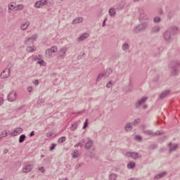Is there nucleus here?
I'll return each instance as SVG.
<instances>
[{"label":"nucleus","instance_id":"cd10ccee","mask_svg":"<svg viewBox=\"0 0 180 180\" xmlns=\"http://www.w3.org/2000/svg\"><path fill=\"white\" fill-rule=\"evenodd\" d=\"M108 13L110 16H115L116 15V10L114 8H110Z\"/></svg>","mask_w":180,"mask_h":180},{"label":"nucleus","instance_id":"774afa93","mask_svg":"<svg viewBox=\"0 0 180 180\" xmlns=\"http://www.w3.org/2000/svg\"><path fill=\"white\" fill-rule=\"evenodd\" d=\"M147 108H148V105H143V109H147Z\"/></svg>","mask_w":180,"mask_h":180},{"label":"nucleus","instance_id":"680f3d73","mask_svg":"<svg viewBox=\"0 0 180 180\" xmlns=\"http://www.w3.org/2000/svg\"><path fill=\"white\" fill-rule=\"evenodd\" d=\"M27 91H28V92H32V91H33V88L32 87V86H29L28 88H27Z\"/></svg>","mask_w":180,"mask_h":180},{"label":"nucleus","instance_id":"bf43d9fd","mask_svg":"<svg viewBox=\"0 0 180 180\" xmlns=\"http://www.w3.org/2000/svg\"><path fill=\"white\" fill-rule=\"evenodd\" d=\"M106 20H108V19H105L103 22L102 26L103 27H105L106 26Z\"/></svg>","mask_w":180,"mask_h":180},{"label":"nucleus","instance_id":"423d86ee","mask_svg":"<svg viewBox=\"0 0 180 180\" xmlns=\"http://www.w3.org/2000/svg\"><path fill=\"white\" fill-rule=\"evenodd\" d=\"M163 39L165 41L171 43V41H172L171 31L166 30L163 34Z\"/></svg>","mask_w":180,"mask_h":180},{"label":"nucleus","instance_id":"052dcab7","mask_svg":"<svg viewBox=\"0 0 180 180\" xmlns=\"http://www.w3.org/2000/svg\"><path fill=\"white\" fill-rule=\"evenodd\" d=\"M33 136H34V131H31L30 134H29L30 137H33Z\"/></svg>","mask_w":180,"mask_h":180},{"label":"nucleus","instance_id":"de8ad7c7","mask_svg":"<svg viewBox=\"0 0 180 180\" xmlns=\"http://www.w3.org/2000/svg\"><path fill=\"white\" fill-rule=\"evenodd\" d=\"M41 3V6H44L45 5H47V0H41L39 1Z\"/></svg>","mask_w":180,"mask_h":180},{"label":"nucleus","instance_id":"a18cd8bd","mask_svg":"<svg viewBox=\"0 0 180 180\" xmlns=\"http://www.w3.org/2000/svg\"><path fill=\"white\" fill-rule=\"evenodd\" d=\"M8 9L10 11H13V9L16 11V6H15L13 4L8 5Z\"/></svg>","mask_w":180,"mask_h":180},{"label":"nucleus","instance_id":"4d7b16f0","mask_svg":"<svg viewBox=\"0 0 180 180\" xmlns=\"http://www.w3.org/2000/svg\"><path fill=\"white\" fill-rule=\"evenodd\" d=\"M37 103H38V105H41V103H44V99L39 98Z\"/></svg>","mask_w":180,"mask_h":180},{"label":"nucleus","instance_id":"72a5a7b5","mask_svg":"<svg viewBox=\"0 0 180 180\" xmlns=\"http://www.w3.org/2000/svg\"><path fill=\"white\" fill-rule=\"evenodd\" d=\"M65 140H67V139L65 138V136H62L60 138L58 139V143H59L60 144L63 143H65Z\"/></svg>","mask_w":180,"mask_h":180},{"label":"nucleus","instance_id":"412c9836","mask_svg":"<svg viewBox=\"0 0 180 180\" xmlns=\"http://www.w3.org/2000/svg\"><path fill=\"white\" fill-rule=\"evenodd\" d=\"M125 131H131L133 130V127H131V123L126 124L124 127Z\"/></svg>","mask_w":180,"mask_h":180},{"label":"nucleus","instance_id":"e433bc0d","mask_svg":"<svg viewBox=\"0 0 180 180\" xmlns=\"http://www.w3.org/2000/svg\"><path fill=\"white\" fill-rule=\"evenodd\" d=\"M153 22H154V23H160V22H161V18L158 17V16L155 17L153 18Z\"/></svg>","mask_w":180,"mask_h":180},{"label":"nucleus","instance_id":"09e8293b","mask_svg":"<svg viewBox=\"0 0 180 180\" xmlns=\"http://www.w3.org/2000/svg\"><path fill=\"white\" fill-rule=\"evenodd\" d=\"M56 146L57 145L56 143H52L49 148L50 151H53V150H54Z\"/></svg>","mask_w":180,"mask_h":180},{"label":"nucleus","instance_id":"338daca9","mask_svg":"<svg viewBox=\"0 0 180 180\" xmlns=\"http://www.w3.org/2000/svg\"><path fill=\"white\" fill-rule=\"evenodd\" d=\"M160 15H163L164 14V11H162V9H160V11H159Z\"/></svg>","mask_w":180,"mask_h":180},{"label":"nucleus","instance_id":"8fccbe9b","mask_svg":"<svg viewBox=\"0 0 180 180\" xmlns=\"http://www.w3.org/2000/svg\"><path fill=\"white\" fill-rule=\"evenodd\" d=\"M135 140H137L138 141H141L143 140V138L140 135L135 136Z\"/></svg>","mask_w":180,"mask_h":180},{"label":"nucleus","instance_id":"4c0bfd02","mask_svg":"<svg viewBox=\"0 0 180 180\" xmlns=\"http://www.w3.org/2000/svg\"><path fill=\"white\" fill-rule=\"evenodd\" d=\"M78 127V122H75V124H72L70 127L71 130H76V129Z\"/></svg>","mask_w":180,"mask_h":180},{"label":"nucleus","instance_id":"6e6552de","mask_svg":"<svg viewBox=\"0 0 180 180\" xmlns=\"http://www.w3.org/2000/svg\"><path fill=\"white\" fill-rule=\"evenodd\" d=\"M36 39H37V35H32L24 41V44H26V46L33 44V42L36 41Z\"/></svg>","mask_w":180,"mask_h":180},{"label":"nucleus","instance_id":"79ce46f5","mask_svg":"<svg viewBox=\"0 0 180 180\" xmlns=\"http://www.w3.org/2000/svg\"><path fill=\"white\" fill-rule=\"evenodd\" d=\"M155 148H157V145L155 144H151V145H149L148 146L149 150H155Z\"/></svg>","mask_w":180,"mask_h":180},{"label":"nucleus","instance_id":"58836bf2","mask_svg":"<svg viewBox=\"0 0 180 180\" xmlns=\"http://www.w3.org/2000/svg\"><path fill=\"white\" fill-rule=\"evenodd\" d=\"M115 84V82L112 80H110V82H108V83L106 84V87L107 88H112V85Z\"/></svg>","mask_w":180,"mask_h":180},{"label":"nucleus","instance_id":"a19ab883","mask_svg":"<svg viewBox=\"0 0 180 180\" xmlns=\"http://www.w3.org/2000/svg\"><path fill=\"white\" fill-rule=\"evenodd\" d=\"M140 118H137L136 120H134V122H133V125L134 126H137V124H139L140 123Z\"/></svg>","mask_w":180,"mask_h":180},{"label":"nucleus","instance_id":"20e7f679","mask_svg":"<svg viewBox=\"0 0 180 180\" xmlns=\"http://www.w3.org/2000/svg\"><path fill=\"white\" fill-rule=\"evenodd\" d=\"M144 134L146 136H152V137H155V136H161V134H163L164 133L158 131L156 132H154L151 130H143Z\"/></svg>","mask_w":180,"mask_h":180},{"label":"nucleus","instance_id":"864d4df0","mask_svg":"<svg viewBox=\"0 0 180 180\" xmlns=\"http://www.w3.org/2000/svg\"><path fill=\"white\" fill-rule=\"evenodd\" d=\"M35 7H36V8H41V4L40 3V1H37V2L35 3Z\"/></svg>","mask_w":180,"mask_h":180},{"label":"nucleus","instance_id":"473e14b6","mask_svg":"<svg viewBox=\"0 0 180 180\" xmlns=\"http://www.w3.org/2000/svg\"><path fill=\"white\" fill-rule=\"evenodd\" d=\"M79 157V150H76L72 155V158H78Z\"/></svg>","mask_w":180,"mask_h":180},{"label":"nucleus","instance_id":"0eeeda50","mask_svg":"<svg viewBox=\"0 0 180 180\" xmlns=\"http://www.w3.org/2000/svg\"><path fill=\"white\" fill-rule=\"evenodd\" d=\"M9 75H11V68H7L1 73L0 78H1V79H5V78H8Z\"/></svg>","mask_w":180,"mask_h":180},{"label":"nucleus","instance_id":"4be33fe9","mask_svg":"<svg viewBox=\"0 0 180 180\" xmlns=\"http://www.w3.org/2000/svg\"><path fill=\"white\" fill-rule=\"evenodd\" d=\"M165 175H167V172H163L158 175H155L154 176V179H160V178H162L164 176H165Z\"/></svg>","mask_w":180,"mask_h":180},{"label":"nucleus","instance_id":"603ef678","mask_svg":"<svg viewBox=\"0 0 180 180\" xmlns=\"http://www.w3.org/2000/svg\"><path fill=\"white\" fill-rule=\"evenodd\" d=\"M75 147H79L80 148H82V147H84V144L81 142H79L75 146Z\"/></svg>","mask_w":180,"mask_h":180},{"label":"nucleus","instance_id":"0e129e2a","mask_svg":"<svg viewBox=\"0 0 180 180\" xmlns=\"http://www.w3.org/2000/svg\"><path fill=\"white\" fill-rule=\"evenodd\" d=\"M2 103H4V98L0 97V106L2 105Z\"/></svg>","mask_w":180,"mask_h":180},{"label":"nucleus","instance_id":"f704fd0d","mask_svg":"<svg viewBox=\"0 0 180 180\" xmlns=\"http://www.w3.org/2000/svg\"><path fill=\"white\" fill-rule=\"evenodd\" d=\"M113 72V70H112V68H107L106 72H105V77L107 75V77H109V75H110V74H112Z\"/></svg>","mask_w":180,"mask_h":180},{"label":"nucleus","instance_id":"9b49d317","mask_svg":"<svg viewBox=\"0 0 180 180\" xmlns=\"http://www.w3.org/2000/svg\"><path fill=\"white\" fill-rule=\"evenodd\" d=\"M16 92L12 91L8 95V101H9V102H13L14 101H16Z\"/></svg>","mask_w":180,"mask_h":180},{"label":"nucleus","instance_id":"e2e57ef3","mask_svg":"<svg viewBox=\"0 0 180 180\" xmlns=\"http://www.w3.org/2000/svg\"><path fill=\"white\" fill-rule=\"evenodd\" d=\"M34 85H39V79H35L34 80Z\"/></svg>","mask_w":180,"mask_h":180},{"label":"nucleus","instance_id":"f8f14e48","mask_svg":"<svg viewBox=\"0 0 180 180\" xmlns=\"http://www.w3.org/2000/svg\"><path fill=\"white\" fill-rule=\"evenodd\" d=\"M56 51L57 46H52L51 48L47 49L45 53L46 56H49V57H50V56H51L53 53H56Z\"/></svg>","mask_w":180,"mask_h":180},{"label":"nucleus","instance_id":"a211bd4d","mask_svg":"<svg viewBox=\"0 0 180 180\" xmlns=\"http://www.w3.org/2000/svg\"><path fill=\"white\" fill-rule=\"evenodd\" d=\"M94 146V141L92 140H89L86 143H85V148L86 150H89L91 147Z\"/></svg>","mask_w":180,"mask_h":180},{"label":"nucleus","instance_id":"f257e3e1","mask_svg":"<svg viewBox=\"0 0 180 180\" xmlns=\"http://www.w3.org/2000/svg\"><path fill=\"white\" fill-rule=\"evenodd\" d=\"M179 65L180 62L176 60H173L169 64V69L172 77H175L179 74Z\"/></svg>","mask_w":180,"mask_h":180},{"label":"nucleus","instance_id":"1a4fd4ad","mask_svg":"<svg viewBox=\"0 0 180 180\" xmlns=\"http://www.w3.org/2000/svg\"><path fill=\"white\" fill-rule=\"evenodd\" d=\"M68 50V49L67 47H63L60 49L58 53V58H64V56H65V53H67Z\"/></svg>","mask_w":180,"mask_h":180},{"label":"nucleus","instance_id":"13d9d810","mask_svg":"<svg viewBox=\"0 0 180 180\" xmlns=\"http://www.w3.org/2000/svg\"><path fill=\"white\" fill-rule=\"evenodd\" d=\"M39 170L41 171L42 174H44L46 172V169H44V167H40Z\"/></svg>","mask_w":180,"mask_h":180},{"label":"nucleus","instance_id":"49530a36","mask_svg":"<svg viewBox=\"0 0 180 180\" xmlns=\"http://www.w3.org/2000/svg\"><path fill=\"white\" fill-rule=\"evenodd\" d=\"M23 8L22 4H19L17 6H15V11L22 10Z\"/></svg>","mask_w":180,"mask_h":180},{"label":"nucleus","instance_id":"aec40b11","mask_svg":"<svg viewBox=\"0 0 180 180\" xmlns=\"http://www.w3.org/2000/svg\"><path fill=\"white\" fill-rule=\"evenodd\" d=\"M89 34L88 33H84L82 34L79 38H78V41H84L85 39H88V37Z\"/></svg>","mask_w":180,"mask_h":180},{"label":"nucleus","instance_id":"c03bdc74","mask_svg":"<svg viewBox=\"0 0 180 180\" xmlns=\"http://www.w3.org/2000/svg\"><path fill=\"white\" fill-rule=\"evenodd\" d=\"M37 64H39L42 67H44V65H46V63L44 62V60L37 61Z\"/></svg>","mask_w":180,"mask_h":180},{"label":"nucleus","instance_id":"2eb2a0df","mask_svg":"<svg viewBox=\"0 0 180 180\" xmlns=\"http://www.w3.org/2000/svg\"><path fill=\"white\" fill-rule=\"evenodd\" d=\"M179 145L176 143L172 144V143H169L168 144V147H169V153H172V151H175L176 150V149L178 148Z\"/></svg>","mask_w":180,"mask_h":180},{"label":"nucleus","instance_id":"69168bd1","mask_svg":"<svg viewBox=\"0 0 180 180\" xmlns=\"http://www.w3.org/2000/svg\"><path fill=\"white\" fill-rule=\"evenodd\" d=\"M84 112H85V110H82V111H79L77 112V115H82V113H84Z\"/></svg>","mask_w":180,"mask_h":180},{"label":"nucleus","instance_id":"c756f323","mask_svg":"<svg viewBox=\"0 0 180 180\" xmlns=\"http://www.w3.org/2000/svg\"><path fill=\"white\" fill-rule=\"evenodd\" d=\"M8 133H9V134H11V131H3L1 132V134H0V137H1V139H4V137H6V136H8Z\"/></svg>","mask_w":180,"mask_h":180},{"label":"nucleus","instance_id":"37998d69","mask_svg":"<svg viewBox=\"0 0 180 180\" xmlns=\"http://www.w3.org/2000/svg\"><path fill=\"white\" fill-rule=\"evenodd\" d=\"M87 127H88V118L86 119V120H85V122H84V125H83L82 129H86Z\"/></svg>","mask_w":180,"mask_h":180},{"label":"nucleus","instance_id":"dca6fc26","mask_svg":"<svg viewBox=\"0 0 180 180\" xmlns=\"http://www.w3.org/2000/svg\"><path fill=\"white\" fill-rule=\"evenodd\" d=\"M169 94H171V90H169V89L165 90L164 91H162L160 94L159 98L164 99V98H167V96H168L169 95Z\"/></svg>","mask_w":180,"mask_h":180},{"label":"nucleus","instance_id":"2f4dec72","mask_svg":"<svg viewBox=\"0 0 180 180\" xmlns=\"http://www.w3.org/2000/svg\"><path fill=\"white\" fill-rule=\"evenodd\" d=\"M169 29L172 30L173 34H175L178 32V27L176 26H171Z\"/></svg>","mask_w":180,"mask_h":180},{"label":"nucleus","instance_id":"6ab92c4d","mask_svg":"<svg viewBox=\"0 0 180 180\" xmlns=\"http://www.w3.org/2000/svg\"><path fill=\"white\" fill-rule=\"evenodd\" d=\"M161 30L160 27L155 26L153 27L150 31L151 34H155V33H158Z\"/></svg>","mask_w":180,"mask_h":180},{"label":"nucleus","instance_id":"b1692460","mask_svg":"<svg viewBox=\"0 0 180 180\" xmlns=\"http://www.w3.org/2000/svg\"><path fill=\"white\" fill-rule=\"evenodd\" d=\"M103 77H106V74L105 72L100 73L96 78V82H99Z\"/></svg>","mask_w":180,"mask_h":180},{"label":"nucleus","instance_id":"7ed1b4c3","mask_svg":"<svg viewBox=\"0 0 180 180\" xmlns=\"http://www.w3.org/2000/svg\"><path fill=\"white\" fill-rule=\"evenodd\" d=\"M138 12L139 13V20H140V22H143L145 20V22H148V20H149L148 16H147L146 13H144V9L143 8V7L139 8Z\"/></svg>","mask_w":180,"mask_h":180},{"label":"nucleus","instance_id":"5701e85b","mask_svg":"<svg viewBox=\"0 0 180 180\" xmlns=\"http://www.w3.org/2000/svg\"><path fill=\"white\" fill-rule=\"evenodd\" d=\"M83 20L82 17H78L73 20L72 25H77V23H81Z\"/></svg>","mask_w":180,"mask_h":180},{"label":"nucleus","instance_id":"3c124183","mask_svg":"<svg viewBox=\"0 0 180 180\" xmlns=\"http://www.w3.org/2000/svg\"><path fill=\"white\" fill-rule=\"evenodd\" d=\"M82 165H84V162H81V163L77 165L75 167V169H79L80 167H82Z\"/></svg>","mask_w":180,"mask_h":180},{"label":"nucleus","instance_id":"7c9ffc66","mask_svg":"<svg viewBox=\"0 0 180 180\" xmlns=\"http://www.w3.org/2000/svg\"><path fill=\"white\" fill-rule=\"evenodd\" d=\"M130 49V45L127 43H124L122 44V50L123 51H126L127 50H129Z\"/></svg>","mask_w":180,"mask_h":180},{"label":"nucleus","instance_id":"4468645a","mask_svg":"<svg viewBox=\"0 0 180 180\" xmlns=\"http://www.w3.org/2000/svg\"><path fill=\"white\" fill-rule=\"evenodd\" d=\"M21 133H23V129L22 128H15L14 131L11 133V136L15 137V136H18V134H21Z\"/></svg>","mask_w":180,"mask_h":180},{"label":"nucleus","instance_id":"c9c22d12","mask_svg":"<svg viewBox=\"0 0 180 180\" xmlns=\"http://www.w3.org/2000/svg\"><path fill=\"white\" fill-rule=\"evenodd\" d=\"M128 91L129 92H131L133 91V83L131 82V80L129 81L128 84Z\"/></svg>","mask_w":180,"mask_h":180},{"label":"nucleus","instance_id":"f3484780","mask_svg":"<svg viewBox=\"0 0 180 180\" xmlns=\"http://www.w3.org/2000/svg\"><path fill=\"white\" fill-rule=\"evenodd\" d=\"M176 14V13L175 12V11L172 10L167 13V19H169V20H171V19H172V18H174V16H175Z\"/></svg>","mask_w":180,"mask_h":180},{"label":"nucleus","instance_id":"c85d7f7f","mask_svg":"<svg viewBox=\"0 0 180 180\" xmlns=\"http://www.w3.org/2000/svg\"><path fill=\"white\" fill-rule=\"evenodd\" d=\"M95 155H96V153H95V150L93 149V150H90L89 151L88 153V157H89V158H95Z\"/></svg>","mask_w":180,"mask_h":180},{"label":"nucleus","instance_id":"bb28decb","mask_svg":"<svg viewBox=\"0 0 180 180\" xmlns=\"http://www.w3.org/2000/svg\"><path fill=\"white\" fill-rule=\"evenodd\" d=\"M26 140V135L25 134H22L20 136L19 139H18V143H22Z\"/></svg>","mask_w":180,"mask_h":180},{"label":"nucleus","instance_id":"5fc2aeb1","mask_svg":"<svg viewBox=\"0 0 180 180\" xmlns=\"http://www.w3.org/2000/svg\"><path fill=\"white\" fill-rule=\"evenodd\" d=\"M53 134H54V132H53V131L48 132L46 134V137H48V138L53 137Z\"/></svg>","mask_w":180,"mask_h":180},{"label":"nucleus","instance_id":"393cba45","mask_svg":"<svg viewBox=\"0 0 180 180\" xmlns=\"http://www.w3.org/2000/svg\"><path fill=\"white\" fill-rule=\"evenodd\" d=\"M30 25V22H26L25 23L22 24L20 26V28L22 30H26V29H27V27H29Z\"/></svg>","mask_w":180,"mask_h":180},{"label":"nucleus","instance_id":"f03ea898","mask_svg":"<svg viewBox=\"0 0 180 180\" xmlns=\"http://www.w3.org/2000/svg\"><path fill=\"white\" fill-rule=\"evenodd\" d=\"M148 27V22H143L136 26L133 30V33L138 34V33H142V32H146Z\"/></svg>","mask_w":180,"mask_h":180},{"label":"nucleus","instance_id":"ea45409f","mask_svg":"<svg viewBox=\"0 0 180 180\" xmlns=\"http://www.w3.org/2000/svg\"><path fill=\"white\" fill-rule=\"evenodd\" d=\"M27 53H33L34 51V48H32V46H27Z\"/></svg>","mask_w":180,"mask_h":180},{"label":"nucleus","instance_id":"a878e982","mask_svg":"<svg viewBox=\"0 0 180 180\" xmlns=\"http://www.w3.org/2000/svg\"><path fill=\"white\" fill-rule=\"evenodd\" d=\"M136 167V162H129L127 165V168L129 169H133Z\"/></svg>","mask_w":180,"mask_h":180},{"label":"nucleus","instance_id":"9d476101","mask_svg":"<svg viewBox=\"0 0 180 180\" xmlns=\"http://www.w3.org/2000/svg\"><path fill=\"white\" fill-rule=\"evenodd\" d=\"M33 169V166L32 165L27 164L25 165L24 167L22 168V172L24 174H27L28 172H30Z\"/></svg>","mask_w":180,"mask_h":180},{"label":"nucleus","instance_id":"39448f33","mask_svg":"<svg viewBox=\"0 0 180 180\" xmlns=\"http://www.w3.org/2000/svg\"><path fill=\"white\" fill-rule=\"evenodd\" d=\"M127 157H131L133 160H139V158H141V155L136 152H127Z\"/></svg>","mask_w":180,"mask_h":180},{"label":"nucleus","instance_id":"6e6d98bb","mask_svg":"<svg viewBox=\"0 0 180 180\" xmlns=\"http://www.w3.org/2000/svg\"><path fill=\"white\" fill-rule=\"evenodd\" d=\"M159 79H160V76L158 75H157L155 76V77L154 78L153 81H154V82H158L159 81Z\"/></svg>","mask_w":180,"mask_h":180},{"label":"nucleus","instance_id":"ddd939ff","mask_svg":"<svg viewBox=\"0 0 180 180\" xmlns=\"http://www.w3.org/2000/svg\"><path fill=\"white\" fill-rule=\"evenodd\" d=\"M147 101V97H142L139 101L135 103V109H140V105Z\"/></svg>","mask_w":180,"mask_h":180}]
</instances>
